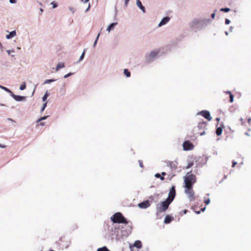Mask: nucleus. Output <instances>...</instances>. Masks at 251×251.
<instances>
[{
  "mask_svg": "<svg viewBox=\"0 0 251 251\" xmlns=\"http://www.w3.org/2000/svg\"><path fill=\"white\" fill-rule=\"evenodd\" d=\"M97 42H97V41H94V43H93V47H96V45H97Z\"/></svg>",
  "mask_w": 251,
  "mask_h": 251,
  "instance_id": "obj_49",
  "label": "nucleus"
},
{
  "mask_svg": "<svg viewBox=\"0 0 251 251\" xmlns=\"http://www.w3.org/2000/svg\"><path fill=\"white\" fill-rule=\"evenodd\" d=\"M158 53V52L157 50H154L147 54L146 56V62L150 63L153 61L157 56Z\"/></svg>",
  "mask_w": 251,
  "mask_h": 251,
  "instance_id": "obj_5",
  "label": "nucleus"
},
{
  "mask_svg": "<svg viewBox=\"0 0 251 251\" xmlns=\"http://www.w3.org/2000/svg\"><path fill=\"white\" fill-rule=\"evenodd\" d=\"M196 182V176L189 173H187V176L184 177V187L193 186V185Z\"/></svg>",
  "mask_w": 251,
  "mask_h": 251,
  "instance_id": "obj_3",
  "label": "nucleus"
},
{
  "mask_svg": "<svg viewBox=\"0 0 251 251\" xmlns=\"http://www.w3.org/2000/svg\"><path fill=\"white\" fill-rule=\"evenodd\" d=\"M0 106H5V105L4 104L0 103Z\"/></svg>",
  "mask_w": 251,
  "mask_h": 251,
  "instance_id": "obj_60",
  "label": "nucleus"
},
{
  "mask_svg": "<svg viewBox=\"0 0 251 251\" xmlns=\"http://www.w3.org/2000/svg\"><path fill=\"white\" fill-rule=\"evenodd\" d=\"M198 115L200 114L204 118L206 119L208 121H210L212 120V117L210 113L208 111L202 110L197 113Z\"/></svg>",
  "mask_w": 251,
  "mask_h": 251,
  "instance_id": "obj_6",
  "label": "nucleus"
},
{
  "mask_svg": "<svg viewBox=\"0 0 251 251\" xmlns=\"http://www.w3.org/2000/svg\"><path fill=\"white\" fill-rule=\"evenodd\" d=\"M17 0H9V2L10 3L14 4L16 3Z\"/></svg>",
  "mask_w": 251,
  "mask_h": 251,
  "instance_id": "obj_39",
  "label": "nucleus"
},
{
  "mask_svg": "<svg viewBox=\"0 0 251 251\" xmlns=\"http://www.w3.org/2000/svg\"><path fill=\"white\" fill-rule=\"evenodd\" d=\"M222 131H223L222 128L221 127H219L216 129V134L217 135L219 136V135H221Z\"/></svg>",
  "mask_w": 251,
  "mask_h": 251,
  "instance_id": "obj_20",
  "label": "nucleus"
},
{
  "mask_svg": "<svg viewBox=\"0 0 251 251\" xmlns=\"http://www.w3.org/2000/svg\"><path fill=\"white\" fill-rule=\"evenodd\" d=\"M40 125H41V126H44V125H45V124H44V123H40Z\"/></svg>",
  "mask_w": 251,
  "mask_h": 251,
  "instance_id": "obj_56",
  "label": "nucleus"
},
{
  "mask_svg": "<svg viewBox=\"0 0 251 251\" xmlns=\"http://www.w3.org/2000/svg\"><path fill=\"white\" fill-rule=\"evenodd\" d=\"M124 75H126V77H129L130 76V73L127 69H124Z\"/></svg>",
  "mask_w": 251,
  "mask_h": 251,
  "instance_id": "obj_21",
  "label": "nucleus"
},
{
  "mask_svg": "<svg viewBox=\"0 0 251 251\" xmlns=\"http://www.w3.org/2000/svg\"><path fill=\"white\" fill-rule=\"evenodd\" d=\"M168 166L172 169L175 170L177 167V163L176 162H169Z\"/></svg>",
  "mask_w": 251,
  "mask_h": 251,
  "instance_id": "obj_15",
  "label": "nucleus"
},
{
  "mask_svg": "<svg viewBox=\"0 0 251 251\" xmlns=\"http://www.w3.org/2000/svg\"><path fill=\"white\" fill-rule=\"evenodd\" d=\"M49 96V94H48V91H47L46 92V93L45 94V95L43 96V97H42V100L44 101V102H45L48 97V96Z\"/></svg>",
  "mask_w": 251,
  "mask_h": 251,
  "instance_id": "obj_22",
  "label": "nucleus"
},
{
  "mask_svg": "<svg viewBox=\"0 0 251 251\" xmlns=\"http://www.w3.org/2000/svg\"><path fill=\"white\" fill-rule=\"evenodd\" d=\"M215 17V13H214L213 14H211V18L212 19H214Z\"/></svg>",
  "mask_w": 251,
  "mask_h": 251,
  "instance_id": "obj_48",
  "label": "nucleus"
},
{
  "mask_svg": "<svg viewBox=\"0 0 251 251\" xmlns=\"http://www.w3.org/2000/svg\"><path fill=\"white\" fill-rule=\"evenodd\" d=\"M47 102H45L43 104V106L42 107H41V112H42L44 111L45 108L47 106Z\"/></svg>",
  "mask_w": 251,
  "mask_h": 251,
  "instance_id": "obj_29",
  "label": "nucleus"
},
{
  "mask_svg": "<svg viewBox=\"0 0 251 251\" xmlns=\"http://www.w3.org/2000/svg\"><path fill=\"white\" fill-rule=\"evenodd\" d=\"M216 120L219 121L220 120V118H216Z\"/></svg>",
  "mask_w": 251,
  "mask_h": 251,
  "instance_id": "obj_62",
  "label": "nucleus"
},
{
  "mask_svg": "<svg viewBox=\"0 0 251 251\" xmlns=\"http://www.w3.org/2000/svg\"><path fill=\"white\" fill-rule=\"evenodd\" d=\"M0 148H6V146L0 144Z\"/></svg>",
  "mask_w": 251,
  "mask_h": 251,
  "instance_id": "obj_50",
  "label": "nucleus"
},
{
  "mask_svg": "<svg viewBox=\"0 0 251 251\" xmlns=\"http://www.w3.org/2000/svg\"><path fill=\"white\" fill-rule=\"evenodd\" d=\"M226 94H229V96L230 95V94H231V92H230V91H227L226 92Z\"/></svg>",
  "mask_w": 251,
  "mask_h": 251,
  "instance_id": "obj_51",
  "label": "nucleus"
},
{
  "mask_svg": "<svg viewBox=\"0 0 251 251\" xmlns=\"http://www.w3.org/2000/svg\"><path fill=\"white\" fill-rule=\"evenodd\" d=\"M89 1V0H85L83 2H84V3H87Z\"/></svg>",
  "mask_w": 251,
  "mask_h": 251,
  "instance_id": "obj_57",
  "label": "nucleus"
},
{
  "mask_svg": "<svg viewBox=\"0 0 251 251\" xmlns=\"http://www.w3.org/2000/svg\"><path fill=\"white\" fill-rule=\"evenodd\" d=\"M211 20L206 19H204L202 21V22L206 25L210 24L211 23Z\"/></svg>",
  "mask_w": 251,
  "mask_h": 251,
  "instance_id": "obj_27",
  "label": "nucleus"
},
{
  "mask_svg": "<svg viewBox=\"0 0 251 251\" xmlns=\"http://www.w3.org/2000/svg\"><path fill=\"white\" fill-rule=\"evenodd\" d=\"M117 22L113 23L109 25L107 27L106 30L109 33L111 30H113L115 26L117 25Z\"/></svg>",
  "mask_w": 251,
  "mask_h": 251,
  "instance_id": "obj_12",
  "label": "nucleus"
},
{
  "mask_svg": "<svg viewBox=\"0 0 251 251\" xmlns=\"http://www.w3.org/2000/svg\"><path fill=\"white\" fill-rule=\"evenodd\" d=\"M187 212V210H184V211H183L184 214H186Z\"/></svg>",
  "mask_w": 251,
  "mask_h": 251,
  "instance_id": "obj_59",
  "label": "nucleus"
},
{
  "mask_svg": "<svg viewBox=\"0 0 251 251\" xmlns=\"http://www.w3.org/2000/svg\"><path fill=\"white\" fill-rule=\"evenodd\" d=\"M195 212H196V213H197V214H200V213H201L200 211H196Z\"/></svg>",
  "mask_w": 251,
  "mask_h": 251,
  "instance_id": "obj_58",
  "label": "nucleus"
},
{
  "mask_svg": "<svg viewBox=\"0 0 251 251\" xmlns=\"http://www.w3.org/2000/svg\"><path fill=\"white\" fill-rule=\"evenodd\" d=\"M154 176L156 178H160L161 180H163L164 179V176H161L160 174L158 173L155 174Z\"/></svg>",
  "mask_w": 251,
  "mask_h": 251,
  "instance_id": "obj_24",
  "label": "nucleus"
},
{
  "mask_svg": "<svg viewBox=\"0 0 251 251\" xmlns=\"http://www.w3.org/2000/svg\"><path fill=\"white\" fill-rule=\"evenodd\" d=\"M133 246L136 247L138 249L141 248V247H142L141 242L139 240H137V241H135Z\"/></svg>",
  "mask_w": 251,
  "mask_h": 251,
  "instance_id": "obj_17",
  "label": "nucleus"
},
{
  "mask_svg": "<svg viewBox=\"0 0 251 251\" xmlns=\"http://www.w3.org/2000/svg\"><path fill=\"white\" fill-rule=\"evenodd\" d=\"M161 175H162V176H165V175H166V173H165V172H162V173H161Z\"/></svg>",
  "mask_w": 251,
  "mask_h": 251,
  "instance_id": "obj_54",
  "label": "nucleus"
},
{
  "mask_svg": "<svg viewBox=\"0 0 251 251\" xmlns=\"http://www.w3.org/2000/svg\"><path fill=\"white\" fill-rule=\"evenodd\" d=\"M176 196L175 187L172 186L170 190L168 198L162 201L159 206L157 207V210L159 212L165 211L168 208L169 205L172 202Z\"/></svg>",
  "mask_w": 251,
  "mask_h": 251,
  "instance_id": "obj_1",
  "label": "nucleus"
},
{
  "mask_svg": "<svg viewBox=\"0 0 251 251\" xmlns=\"http://www.w3.org/2000/svg\"><path fill=\"white\" fill-rule=\"evenodd\" d=\"M51 4L52 5L53 8H55L57 7V3L55 2L54 1H52L51 2Z\"/></svg>",
  "mask_w": 251,
  "mask_h": 251,
  "instance_id": "obj_33",
  "label": "nucleus"
},
{
  "mask_svg": "<svg viewBox=\"0 0 251 251\" xmlns=\"http://www.w3.org/2000/svg\"><path fill=\"white\" fill-rule=\"evenodd\" d=\"M6 52H7V53L8 54H10V52H14V50H7Z\"/></svg>",
  "mask_w": 251,
  "mask_h": 251,
  "instance_id": "obj_40",
  "label": "nucleus"
},
{
  "mask_svg": "<svg viewBox=\"0 0 251 251\" xmlns=\"http://www.w3.org/2000/svg\"><path fill=\"white\" fill-rule=\"evenodd\" d=\"M240 120L241 121H243V118H241L240 119Z\"/></svg>",
  "mask_w": 251,
  "mask_h": 251,
  "instance_id": "obj_64",
  "label": "nucleus"
},
{
  "mask_svg": "<svg viewBox=\"0 0 251 251\" xmlns=\"http://www.w3.org/2000/svg\"><path fill=\"white\" fill-rule=\"evenodd\" d=\"M65 67L64 63L63 62H59L57 64L55 68V71L57 72L59 69L63 68Z\"/></svg>",
  "mask_w": 251,
  "mask_h": 251,
  "instance_id": "obj_16",
  "label": "nucleus"
},
{
  "mask_svg": "<svg viewBox=\"0 0 251 251\" xmlns=\"http://www.w3.org/2000/svg\"><path fill=\"white\" fill-rule=\"evenodd\" d=\"M236 164H237L236 162L233 161L232 163V167H234Z\"/></svg>",
  "mask_w": 251,
  "mask_h": 251,
  "instance_id": "obj_47",
  "label": "nucleus"
},
{
  "mask_svg": "<svg viewBox=\"0 0 251 251\" xmlns=\"http://www.w3.org/2000/svg\"><path fill=\"white\" fill-rule=\"evenodd\" d=\"M204 202L206 205L209 204L210 202V199L208 198L207 199H206L205 198H204Z\"/></svg>",
  "mask_w": 251,
  "mask_h": 251,
  "instance_id": "obj_34",
  "label": "nucleus"
},
{
  "mask_svg": "<svg viewBox=\"0 0 251 251\" xmlns=\"http://www.w3.org/2000/svg\"><path fill=\"white\" fill-rule=\"evenodd\" d=\"M55 81V80L53 79H46L44 81V84H49Z\"/></svg>",
  "mask_w": 251,
  "mask_h": 251,
  "instance_id": "obj_26",
  "label": "nucleus"
},
{
  "mask_svg": "<svg viewBox=\"0 0 251 251\" xmlns=\"http://www.w3.org/2000/svg\"><path fill=\"white\" fill-rule=\"evenodd\" d=\"M230 21L229 19H226V20H225V24L226 25H228V24H230Z\"/></svg>",
  "mask_w": 251,
  "mask_h": 251,
  "instance_id": "obj_38",
  "label": "nucleus"
},
{
  "mask_svg": "<svg viewBox=\"0 0 251 251\" xmlns=\"http://www.w3.org/2000/svg\"><path fill=\"white\" fill-rule=\"evenodd\" d=\"M100 35V33H99L98 34V35H97V37H96V38L95 41H97V42H98Z\"/></svg>",
  "mask_w": 251,
  "mask_h": 251,
  "instance_id": "obj_44",
  "label": "nucleus"
},
{
  "mask_svg": "<svg viewBox=\"0 0 251 251\" xmlns=\"http://www.w3.org/2000/svg\"><path fill=\"white\" fill-rule=\"evenodd\" d=\"M16 35V31L15 30H13L9 32V34L6 35V38L7 39H10L12 38L15 36Z\"/></svg>",
  "mask_w": 251,
  "mask_h": 251,
  "instance_id": "obj_14",
  "label": "nucleus"
},
{
  "mask_svg": "<svg viewBox=\"0 0 251 251\" xmlns=\"http://www.w3.org/2000/svg\"><path fill=\"white\" fill-rule=\"evenodd\" d=\"M139 162L140 167L142 168L143 167V163H142V161L139 160Z\"/></svg>",
  "mask_w": 251,
  "mask_h": 251,
  "instance_id": "obj_42",
  "label": "nucleus"
},
{
  "mask_svg": "<svg viewBox=\"0 0 251 251\" xmlns=\"http://www.w3.org/2000/svg\"><path fill=\"white\" fill-rule=\"evenodd\" d=\"M251 121V119H250V118L249 119H248V123H250Z\"/></svg>",
  "mask_w": 251,
  "mask_h": 251,
  "instance_id": "obj_61",
  "label": "nucleus"
},
{
  "mask_svg": "<svg viewBox=\"0 0 251 251\" xmlns=\"http://www.w3.org/2000/svg\"><path fill=\"white\" fill-rule=\"evenodd\" d=\"M110 219L114 223H128V222L120 212L116 213L111 217Z\"/></svg>",
  "mask_w": 251,
  "mask_h": 251,
  "instance_id": "obj_2",
  "label": "nucleus"
},
{
  "mask_svg": "<svg viewBox=\"0 0 251 251\" xmlns=\"http://www.w3.org/2000/svg\"><path fill=\"white\" fill-rule=\"evenodd\" d=\"M84 55H85V50L83 51L82 54L80 56L79 59V60H78V62H77L78 63L80 62V61H81L83 59L84 57Z\"/></svg>",
  "mask_w": 251,
  "mask_h": 251,
  "instance_id": "obj_28",
  "label": "nucleus"
},
{
  "mask_svg": "<svg viewBox=\"0 0 251 251\" xmlns=\"http://www.w3.org/2000/svg\"><path fill=\"white\" fill-rule=\"evenodd\" d=\"M205 126V124L204 123H200L198 126V127L199 128H200V127H201L202 126Z\"/></svg>",
  "mask_w": 251,
  "mask_h": 251,
  "instance_id": "obj_37",
  "label": "nucleus"
},
{
  "mask_svg": "<svg viewBox=\"0 0 251 251\" xmlns=\"http://www.w3.org/2000/svg\"><path fill=\"white\" fill-rule=\"evenodd\" d=\"M205 134V131H203L201 133L200 135L201 136H202L203 135H204Z\"/></svg>",
  "mask_w": 251,
  "mask_h": 251,
  "instance_id": "obj_53",
  "label": "nucleus"
},
{
  "mask_svg": "<svg viewBox=\"0 0 251 251\" xmlns=\"http://www.w3.org/2000/svg\"><path fill=\"white\" fill-rule=\"evenodd\" d=\"M100 35V33H99L98 34V35H97V37H96V38L95 41H97V42H98Z\"/></svg>",
  "mask_w": 251,
  "mask_h": 251,
  "instance_id": "obj_43",
  "label": "nucleus"
},
{
  "mask_svg": "<svg viewBox=\"0 0 251 251\" xmlns=\"http://www.w3.org/2000/svg\"><path fill=\"white\" fill-rule=\"evenodd\" d=\"M90 8V4L89 3L87 8L85 10V12H87Z\"/></svg>",
  "mask_w": 251,
  "mask_h": 251,
  "instance_id": "obj_46",
  "label": "nucleus"
},
{
  "mask_svg": "<svg viewBox=\"0 0 251 251\" xmlns=\"http://www.w3.org/2000/svg\"><path fill=\"white\" fill-rule=\"evenodd\" d=\"M97 251H110L106 247H103L102 248L98 249Z\"/></svg>",
  "mask_w": 251,
  "mask_h": 251,
  "instance_id": "obj_25",
  "label": "nucleus"
},
{
  "mask_svg": "<svg viewBox=\"0 0 251 251\" xmlns=\"http://www.w3.org/2000/svg\"><path fill=\"white\" fill-rule=\"evenodd\" d=\"M201 22L200 20L195 19L192 21L190 24V26L192 28H197L198 25L201 24Z\"/></svg>",
  "mask_w": 251,
  "mask_h": 251,
  "instance_id": "obj_9",
  "label": "nucleus"
},
{
  "mask_svg": "<svg viewBox=\"0 0 251 251\" xmlns=\"http://www.w3.org/2000/svg\"><path fill=\"white\" fill-rule=\"evenodd\" d=\"M129 0H125V5L126 6H127Z\"/></svg>",
  "mask_w": 251,
  "mask_h": 251,
  "instance_id": "obj_41",
  "label": "nucleus"
},
{
  "mask_svg": "<svg viewBox=\"0 0 251 251\" xmlns=\"http://www.w3.org/2000/svg\"><path fill=\"white\" fill-rule=\"evenodd\" d=\"M25 87H26V83L25 82H24L21 85V86L20 87V90H24V89H25Z\"/></svg>",
  "mask_w": 251,
  "mask_h": 251,
  "instance_id": "obj_23",
  "label": "nucleus"
},
{
  "mask_svg": "<svg viewBox=\"0 0 251 251\" xmlns=\"http://www.w3.org/2000/svg\"><path fill=\"white\" fill-rule=\"evenodd\" d=\"M7 120L8 121H11V122H15V121L13 119H12L11 118H8Z\"/></svg>",
  "mask_w": 251,
  "mask_h": 251,
  "instance_id": "obj_52",
  "label": "nucleus"
},
{
  "mask_svg": "<svg viewBox=\"0 0 251 251\" xmlns=\"http://www.w3.org/2000/svg\"><path fill=\"white\" fill-rule=\"evenodd\" d=\"M193 145L189 141H185L183 144V148L184 151L191 150L193 149Z\"/></svg>",
  "mask_w": 251,
  "mask_h": 251,
  "instance_id": "obj_7",
  "label": "nucleus"
},
{
  "mask_svg": "<svg viewBox=\"0 0 251 251\" xmlns=\"http://www.w3.org/2000/svg\"><path fill=\"white\" fill-rule=\"evenodd\" d=\"M192 165H193L192 163L189 164L188 165V166H187L186 168L188 169V168H190Z\"/></svg>",
  "mask_w": 251,
  "mask_h": 251,
  "instance_id": "obj_45",
  "label": "nucleus"
},
{
  "mask_svg": "<svg viewBox=\"0 0 251 251\" xmlns=\"http://www.w3.org/2000/svg\"><path fill=\"white\" fill-rule=\"evenodd\" d=\"M150 206V201L148 200L139 203L138 206L141 209H146Z\"/></svg>",
  "mask_w": 251,
  "mask_h": 251,
  "instance_id": "obj_8",
  "label": "nucleus"
},
{
  "mask_svg": "<svg viewBox=\"0 0 251 251\" xmlns=\"http://www.w3.org/2000/svg\"><path fill=\"white\" fill-rule=\"evenodd\" d=\"M69 9L72 12V14H74L75 11V9L73 7H69Z\"/></svg>",
  "mask_w": 251,
  "mask_h": 251,
  "instance_id": "obj_32",
  "label": "nucleus"
},
{
  "mask_svg": "<svg viewBox=\"0 0 251 251\" xmlns=\"http://www.w3.org/2000/svg\"><path fill=\"white\" fill-rule=\"evenodd\" d=\"M229 97H230V102H232L234 100L233 95L232 94H230V95L229 96Z\"/></svg>",
  "mask_w": 251,
  "mask_h": 251,
  "instance_id": "obj_36",
  "label": "nucleus"
},
{
  "mask_svg": "<svg viewBox=\"0 0 251 251\" xmlns=\"http://www.w3.org/2000/svg\"><path fill=\"white\" fill-rule=\"evenodd\" d=\"M220 10L223 12H228L230 11V9L229 8H222Z\"/></svg>",
  "mask_w": 251,
  "mask_h": 251,
  "instance_id": "obj_31",
  "label": "nucleus"
},
{
  "mask_svg": "<svg viewBox=\"0 0 251 251\" xmlns=\"http://www.w3.org/2000/svg\"><path fill=\"white\" fill-rule=\"evenodd\" d=\"M11 96L17 101H25L26 98L25 96H21L19 95H16L13 93L11 95Z\"/></svg>",
  "mask_w": 251,
  "mask_h": 251,
  "instance_id": "obj_10",
  "label": "nucleus"
},
{
  "mask_svg": "<svg viewBox=\"0 0 251 251\" xmlns=\"http://www.w3.org/2000/svg\"><path fill=\"white\" fill-rule=\"evenodd\" d=\"M48 117V116H43L40 118H39L38 120H37V122H40L42 121H43V120H46L47 118Z\"/></svg>",
  "mask_w": 251,
  "mask_h": 251,
  "instance_id": "obj_30",
  "label": "nucleus"
},
{
  "mask_svg": "<svg viewBox=\"0 0 251 251\" xmlns=\"http://www.w3.org/2000/svg\"><path fill=\"white\" fill-rule=\"evenodd\" d=\"M136 5L144 13L145 12V8L140 0H136Z\"/></svg>",
  "mask_w": 251,
  "mask_h": 251,
  "instance_id": "obj_13",
  "label": "nucleus"
},
{
  "mask_svg": "<svg viewBox=\"0 0 251 251\" xmlns=\"http://www.w3.org/2000/svg\"><path fill=\"white\" fill-rule=\"evenodd\" d=\"M185 193L187 195V197L190 201H193L195 200V198L194 196V192L192 189V187H184Z\"/></svg>",
  "mask_w": 251,
  "mask_h": 251,
  "instance_id": "obj_4",
  "label": "nucleus"
},
{
  "mask_svg": "<svg viewBox=\"0 0 251 251\" xmlns=\"http://www.w3.org/2000/svg\"><path fill=\"white\" fill-rule=\"evenodd\" d=\"M0 88H1L2 90H4L5 91L7 92L10 95L12 94V92L10 89H8L7 88H6V87H5L4 86H3L1 85L0 87Z\"/></svg>",
  "mask_w": 251,
  "mask_h": 251,
  "instance_id": "obj_19",
  "label": "nucleus"
},
{
  "mask_svg": "<svg viewBox=\"0 0 251 251\" xmlns=\"http://www.w3.org/2000/svg\"><path fill=\"white\" fill-rule=\"evenodd\" d=\"M225 33H226V35H228V32H227V31L225 32Z\"/></svg>",
  "mask_w": 251,
  "mask_h": 251,
  "instance_id": "obj_63",
  "label": "nucleus"
},
{
  "mask_svg": "<svg viewBox=\"0 0 251 251\" xmlns=\"http://www.w3.org/2000/svg\"><path fill=\"white\" fill-rule=\"evenodd\" d=\"M205 209H206V207H203V208H201V211H202V212H203V211H205Z\"/></svg>",
  "mask_w": 251,
  "mask_h": 251,
  "instance_id": "obj_55",
  "label": "nucleus"
},
{
  "mask_svg": "<svg viewBox=\"0 0 251 251\" xmlns=\"http://www.w3.org/2000/svg\"><path fill=\"white\" fill-rule=\"evenodd\" d=\"M170 18L169 17H165L163 18L159 23L158 27H161L164 25L167 24L170 21Z\"/></svg>",
  "mask_w": 251,
  "mask_h": 251,
  "instance_id": "obj_11",
  "label": "nucleus"
},
{
  "mask_svg": "<svg viewBox=\"0 0 251 251\" xmlns=\"http://www.w3.org/2000/svg\"><path fill=\"white\" fill-rule=\"evenodd\" d=\"M173 220V218L171 216L167 215L166 216L165 219H164V223L165 224H169Z\"/></svg>",
  "mask_w": 251,
  "mask_h": 251,
  "instance_id": "obj_18",
  "label": "nucleus"
},
{
  "mask_svg": "<svg viewBox=\"0 0 251 251\" xmlns=\"http://www.w3.org/2000/svg\"><path fill=\"white\" fill-rule=\"evenodd\" d=\"M73 73H69V74H67V75H65L64 76V78H68V77L71 76L72 75H73Z\"/></svg>",
  "mask_w": 251,
  "mask_h": 251,
  "instance_id": "obj_35",
  "label": "nucleus"
}]
</instances>
